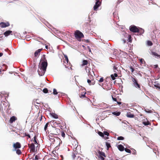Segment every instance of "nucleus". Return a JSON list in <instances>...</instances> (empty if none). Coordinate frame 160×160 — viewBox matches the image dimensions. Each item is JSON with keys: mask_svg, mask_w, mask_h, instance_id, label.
<instances>
[{"mask_svg": "<svg viewBox=\"0 0 160 160\" xmlns=\"http://www.w3.org/2000/svg\"><path fill=\"white\" fill-rule=\"evenodd\" d=\"M100 158L102 160H104V158L102 156H101L100 157Z\"/></svg>", "mask_w": 160, "mask_h": 160, "instance_id": "obj_51", "label": "nucleus"}, {"mask_svg": "<svg viewBox=\"0 0 160 160\" xmlns=\"http://www.w3.org/2000/svg\"><path fill=\"white\" fill-rule=\"evenodd\" d=\"M129 30L130 31L133 32H138L139 31L138 28L134 25H131L130 27Z\"/></svg>", "mask_w": 160, "mask_h": 160, "instance_id": "obj_8", "label": "nucleus"}, {"mask_svg": "<svg viewBox=\"0 0 160 160\" xmlns=\"http://www.w3.org/2000/svg\"><path fill=\"white\" fill-rule=\"evenodd\" d=\"M124 150H125V151L127 152H128L129 153H131V151L130 149H129L128 148H125Z\"/></svg>", "mask_w": 160, "mask_h": 160, "instance_id": "obj_36", "label": "nucleus"}, {"mask_svg": "<svg viewBox=\"0 0 160 160\" xmlns=\"http://www.w3.org/2000/svg\"><path fill=\"white\" fill-rule=\"evenodd\" d=\"M147 45L149 46H151L153 44L152 42L150 41H147Z\"/></svg>", "mask_w": 160, "mask_h": 160, "instance_id": "obj_31", "label": "nucleus"}, {"mask_svg": "<svg viewBox=\"0 0 160 160\" xmlns=\"http://www.w3.org/2000/svg\"><path fill=\"white\" fill-rule=\"evenodd\" d=\"M42 49H39L36 51V52L34 53V56L35 57H37L39 54H40V52L42 50Z\"/></svg>", "mask_w": 160, "mask_h": 160, "instance_id": "obj_16", "label": "nucleus"}, {"mask_svg": "<svg viewBox=\"0 0 160 160\" xmlns=\"http://www.w3.org/2000/svg\"><path fill=\"white\" fill-rule=\"evenodd\" d=\"M120 112H112V114L116 116H119L120 114Z\"/></svg>", "mask_w": 160, "mask_h": 160, "instance_id": "obj_27", "label": "nucleus"}, {"mask_svg": "<svg viewBox=\"0 0 160 160\" xmlns=\"http://www.w3.org/2000/svg\"><path fill=\"white\" fill-rule=\"evenodd\" d=\"M123 0H118V3H119L121 2H122Z\"/></svg>", "mask_w": 160, "mask_h": 160, "instance_id": "obj_50", "label": "nucleus"}, {"mask_svg": "<svg viewBox=\"0 0 160 160\" xmlns=\"http://www.w3.org/2000/svg\"><path fill=\"white\" fill-rule=\"evenodd\" d=\"M13 147L14 149V150H16L17 149L20 148L21 147V145L20 143L17 142L13 143Z\"/></svg>", "mask_w": 160, "mask_h": 160, "instance_id": "obj_10", "label": "nucleus"}, {"mask_svg": "<svg viewBox=\"0 0 160 160\" xmlns=\"http://www.w3.org/2000/svg\"><path fill=\"white\" fill-rule=\"evenodd\" d=\"M55 123H56V124H57L59 126V125H61V123H59L57 122H55Z\"/></svg>", "mask_w": 160, "mask_h": 160, "instance_id": "obj_49", "label": "nucleus"}, {"mask_svg": "<svg viewBox=\"0 0 160 160\" xmlns=\"http://www.w3.org/2000/svg\"><path fill=\"white\" fill-rule=\"evenodd\" d=\"M151 53L152 55L158 57L159 58H160V55L158 54L156 52H151Z\"/></svg>", "mask_w": 160, "mask_h": 160, "instance_id": "obj_25", "label": "nucleus"}, {"mask_svg": "<svg viewBox=\"0 0 160 160\" xmlns=\"http://www.w3.org/2000/svg\"><path fill=\"white\" fill-rule=\"evenodd\" d=\"M85 69L88 73V75L90 77V76L93 77V75H94V73L92 70H91V69L88 67H86Z\"/></svg>", "mask_w": 160, "mask_h": 160, "instance_id": "obj_6", "label": "nucleus"}, {"mask_svg": "<svg viewBox=\"0 0 160 160\" xmlns=\"http://www.w3.org/2000/svg\"><path fill=\"white\" fill-rule=\"evenodd\" d=\"M140 61L141 64H142L143 66L145 65V62L143 59L141 58L140 59Z\"/></svg>", "mask_w": 160, "mask_h": 160, "instance_id": "obj_26", "label": "nucleus"}, {"mask_svg": "<svg viewBox=\"0 0 160 160\" xmlns=\"http://www.w3.org/2000/svg\"><path fill=\"white\" fill-rule=\"evenodd\" d=\"M130 68L131 71V72H133L134 70V68L132 66L130 67Z\"/></svg>", "mask_w": 160, "mask_h": 160, "instance_id": "obj_43", "label": "nucleus"}, {"mask_svg": "<svg viewBox=\"0 0 160 160\" xmlns=\"http://www.w3.org/2000/svg\"><path fill=\"white\" fill-rule=\"evenodd\" d=\"M112 100L117 102V103L118 105H120L121 104L122 102L119 101L120 100H121V99H119V97H117L116 98H114L113 96H112Z\"/></svg>", "mask_w": 160, "mask_h": 160, "instance_id": "obj_12", "label": "nucleus"}, {"mask_svg": "<svg viewBox=\"0 0 160 160\" xmlns=\"http://www.w3.org/2000/svg\"><path fill=\"white\" fill-rule=\"evenodd\" d=\"M17 119V118L15 117L14 116H12L10 118L9 122L10 123H12L13 122H14Z\"/></svg>", "mask_w": 160, "mask_h": 160, "instance_id": "obj_17", "label": "nucleus"}, {"mask_svg": "<svg viewBox=\"0 0 160 160\" xmlns=\"http://www.w3.org/2000/svg\"><path fill=\"white\" fill-rule=\"evenodd\" d=\"M39 159V157L37 155L35 156V160H38Z\"/></svg>", "mask_w": 160, "mask_h": 160, "instance_id": "obj_45", "label": "nucleus"}, {"mask_svg": "<svg viewBox=\"0 0 160 160\" xmlns=\"http://www.w3.org/2000/svg\"><path fill=\"white\" fill-rule=\"evenodd\" d=\"M87 82L90 85H94L95 82L94 81V77L90 76L89 78H87Z\"/></svg>", "mask_w": 160, "mask_h": 160, "instance_id": "obj_7", "label": "nucleus"}, {"mask_svg": "<svg viewBox=\"0 0 160 160\" xmlns=\"http://www.w3.org/2000/svg\"><path fill=\"white\" fill-rule=\"evenodd\" d=\"M26 136H28L29 138H31L29 134L26 135Z\"/></svg>", "mask_w": 160, "mask_h": 160, "instance_id": "obj_53", "label": "nucleus"}, {"mask_svg": "<svg viewBox=\"0 0 160 160\" xmlns=\"http://www.w3.org/2000/svg\"><path fill=\"white\" fill-rule=\"evenodd\" d=\"M41 60L42 61L41 64V67L40 68V70H38V72L40 76H42L44 75L48 65V63L45 55H43V58H42Z\"/></svg>", "mask_w": 160, "mask_h": 160, "instance_id": "obj_1", "label": "nucleus"}, {"mask_svg": "<svg viewBox=\"0 0 160 160\" xmlns=\"http://www.w3.org/2000/svg\"><path fill=\"white\" fill-rule=\"evenodd\" d=\"M128 118H133L134 117V115L130 112H128L126 114Z\"/></svg>", "mask_w": 160, "mask_h": 160, "instance_id": "obj_18", "label": "nucleus"}, {"mask_svg": "<svg viewBox=\"0 0 160 160\" xmlns=\"http://www.w3.org/2000/svg\"><path fill=\"white\" fill-rule=\"evenodd\" d=\"M12 31L10 30H8L5 32L3 34L5 35V37H7L10 34L12 35L11 33H12Z\"/></svg>", "mask_w": 160, "mask_h": 160, "instance_id": "obj_14", "label": "nucleus"}, {"mask_svg": "<svg viewBox=\"0 0 160 160\" xmlns=\"http://www.w3.org/2000/svg\"><path fill=\"white\" fill-rule=\"evenodd\" d=\"M75 154H74V155H73V158H74V157H75Z\"/></svg>", "mask_w": 160, "mask_h": 160, "instance_id": "obj_64", "label": "nucleus"}, {"mask_svg": "<svg viewBox=\"0 0 160 160\" xmlns=\"http://www.w3.org/2000/svg\"><path fill=\"white\" fill-rule=\"evenodd\" d=\"M63 55H64V57L65 58V60L67 62V63H68L69 62V61H68V59L67 56L65 54H63Z\"/></svg>", "mask_w": 160, "mask_h": 160, "instance_id": "obj_32", "label": "nucleus"}, {"mask_svg": "<svg viewBox=\"0 0 160 160\" xmlns=\"http://www.w3.org/2000/svg\"><path fill=\"white\" fill-rule=\"evenodd\" d=\"M105 139H108V137H105Z\"/></svg>", "mask_w": 160, "mask_h": 160, "instance_id": "obj_58", "label": "nucleus"}, {"mask_svg": "<svg viewBox=\"0 0 160 160\" xmlns=\"http://www.w3.org/2000/svg\"><path fill=\"white\" fill-rule=\"evenodd\" d=\"M64 126L63 125V126H62V125H61V124L60 125H59V127H60V128H61V129H62V128H64Z\"/></svg>", "mask_w": 160, "mask_h": 160, "instance_id": "obj_48", "label": "nucleus"}, {"mask_svg": "<svg viewBox=\"0 0 160 160\" xmlns=\"http://www.w3.org/2000/svg\"><path fill=\"white\" fill-rule=\"evenodd\" d=\"M86 92H83V93L82 94H79V97L81 98H84L86 97L85 94H86Z\"/></svg>", "mask_w": 160, "mask_h": 160, "instance_id": "obj_23", "label": "nucleus"}, {"mask_svg": "<svg viewBox=\"0 0 160 160\" xmlns=\"http://www.w3.org/2000/svg\"><path fill=\"white\" fill-rule=\"evenodd\" d=\"M111 77L113 80H114L115 79V78L114 77L113 74L111 75Z\"/></svg>", "mask_w": 160, "mask_h": 160, "instance_id": "obj_44", "label": "nucleus"}, {"mask_svg": "<svg viewBox=\"0 0 160 160\" xmlns=\"http://www.w3.org/2000/svg\"><path fill=\"white\" fill-rule=\"evenodd\" d=\"M75 154H74V155H73V158H74V157H75Z\"/></svg>", "mask_w": 160, "mask_h": 160, "instance_id": "obj_61", "label": "nucleus"}, {"mask_svg": "<svg viewBox=\"0 0 160 160\" xmlns=\"http://www.w3.org/2000/svg\"><path fill=\"white\" fill-rule=\"evenodd\" d=\"M7 103L4 101H1L0 105V109L1 111L2 112L4 110H5L7 109Z\"/></svg>", "mask_w": 160, "mask_h": 160, "instance_id": "obj_5", "label": "nucleus"}, {"mask_svg": "<svg viewBox=\"0 0 160 160\" xmlns=\"http://www.w3.org/2000/svg\"><path fill=\"white\" fill-rule=\"evenodd\" d=\"M74 34L75 37L79 41H81V38L84 37L83 34L78 30L75 31Z\"/></svg>", "mask_w": 160, "mask_h": 160, "instance_id": "obj_2", "label": "nucleus"}, {"mask_svg": "<svg viewBox=\"0 0 160 160\" xmlns=\"http://www.w3.org/2000/svg\"><path fill=\"white\" fill-rule=\"evenodd\" d=\"M0 26L2 28H4L9 26L10 24L8 22L5 23L2 22L0 23Z\"/></svg>", "mask_w": 160, "mask_h": 160, "instance_id": "obj_11", "label": "nucleus"}, {"mask_svg": "<svg viewBox=\"0 0 160 160\" xmlns=\"http://www.w3.org/2000/svg\"><path fill=\"white\" fill-rule=\"evenodd\" d=\"M98 134L101 137H103L104 136L103 133L99 131L98 132Z\"/></svg>", "mask_w": 160, "mask_h": 160, "instance_id": "obj_33", "label": "nucleus"}, {"mask_svg": "<svg viewBox=\"0 0 160 160\" xmlns=\"http://www.w3.org/2000/svg\"><path fill=\"white\" fill-rule=\"evenodd\" d=\"M138 31H138V32L140 35L142 34L144 32V29L141 28H138Z\"/></svg>", "mask_w": 160, "mask_h": 160, "instance_id": "obj_22", "label": "nucleus"}, {"mask_svg": "<svg viewBox=\"0 0 160 160\" xmlns=\"http://www.w3.org/2000/svg\"><path fill=\"white\" fill-rule=\"evenodd\" d=\"M29 148L33 152H34L35 150V146L34 144L33 143L31 144H28Z\"/></svg>", "mask_w": 160, "mask_h": 160, "instance_id": "obj_13", "label": "nucleus"}, {"mask_svg": "<svg viewBox=\"0 0 160 160\" xmlns=\"http://www.w3.org/2000/svg\"><path fill=\"white\" fill-rule=\"evenodd\" d=\"M123 41H124V43H125V42H126L125 40H123Z\"/></svg>", "mask_w": 160, "mask_h": 160, "instance_id": "obj_60", "label": "nucleus"}, {"mask_svg": "<svg viewBox=\"0 0 160 160\" xmlns=\"http://www.w3.org/2000/svg\"><path fill=\"white\" fill-rule=\"evenodd\" d=\"M61 135L62 137H63V138L65 137V134L64 132H61Z\"/></svg>", "mask_w": 160, "mask_h": 160, "instance_id": "obj_39", "label": "nucleus"}, {"mask_svg": "<svg viewBox=\"0 0 160 160\" xmlns=\"http://www.w3.org/2000/svg\"><path fill=\"white\" fill-rule=\"evenodd\" d=\"M104 79L103 77L101 78L99 80H98V81L99 82H103Z\"/></svg>", "mask_w": 160, "mask_h": 160, "instance_id": "obj_42", "label": "nucleus"}, {"mask_svg": "<svg viewBox=\"0 0 160 160\" xmlns=\"http://www.w3.org/2000/svg\"><path fill=\"white\" fill-rule=\"evenodd\" d=\"M33 138H34V140H33V141L35 142V144H38L36 140V136H34Z\"/></svg>", "mask_w": 160, "mask_h": 160, "instance_id": "obj_40", "label": "nucleus"}, {"mask_svg": "<svg viewBox=\"0 0 160 160\" xmlns=\"http://www.w3.org/2000/svg\"><path fill=\"white\" fill-rule=\"evenodd\" d=\"M106 145L107 147V150H108L109 148L111 147L110 143L107 142H106Z\"/></svg>", "mask_w": 160, "mask_h": 160, "instance_id": "obj_28", "label": "nucleus"}, {"mask_svg": "<svg viewBox=\"0 0 160 160\" xmlns=\"http://www.w3.org/2000/svg\"><path fill=\"white\" fill-rule=\"evenodd\" d=\"M124 139V137L122 136H120L117 138L118 140H123Z\"/></svg>", "mask_w": 160, "mask_h": 160, "instance_id": "obj_37", "label": "nucleus"}, {"mask_svg": "<svg viewBox=\"0 0 160 160\" xmlns=\"http://www.w3.org/2000/svg\"><path fill=\"white\" fill-rule=\"evenodd\" d=\"M142 123L145 126H147L148 125H151V123H150L149 121H148L147 120L146 121L145 120H143L142 122Z\"/></svg>", "mask_w": 160, "mask_h": 160, "instance_id": "obj_19", "label": "nucleus"}, {"mask_svg": "<svg viewBox=\"0 0 160 160\" xmlns=\"http://www.w3.org/2000/svg\"><path fill=\"white\" fill-rule=\"evenodd\" d=\"M88 62L87 60H83L82 62V64L81 65L82 66H83L85 65H87L88 64Z\"/></svg>", "mask_w": 160, "mask_h": 160, "instance_id": "obj_21", "label": "nucleus"}, {"mask_svg": "<svg viewBox=\"0 0 160 160\" xmlns=\"http://www.w3.org/2000/svg\"><path fill=\"white\" fill-rule=\"evenodd\" d=\"M132 81L133 82V86L139 90H141V86L138 82L137 79L134 78H132Z\"/></svg>", "mask_w": 160, "mask_h": 160, "instance_id": "obj_4", "label": "nucleus"}, {"mask_svg": "<svg viewBox=\"0 0 160 160\" xmlns=\"http://www.w3.org/2000/svg\"><path fill=\"white\" fill-rule=\"evenodd\" d=\"M75 154H74V155H73V158H74V157H75Z\"/></svg>", "mask_w": 160, "mask_h": 160, "instance_id": "obj_63", "label": "nucleus"}, {"mask_svg": "<svg viewBox=\"0 0 160 160\" xmlns=\"http://www.w3.org/2000/svg\"><path fill=\"white\" fill-rule=\"evenodd\" d=\"M100 155L104 156V157H106L105 154L104 152H100Z\"/></svg>", "mask_w": 160, "mask_h": 160, "instance_id": "obj_41", "label": "nucleus"}, {"mask_svg": "<svg viewBox=\"0 0 160 160\" xmlns=\"http://www.w3.org/2000/svg\"><path fill=\"white\" fill-rule=\"evenodd\" d=\"M3 54L2 53L0 52V57L2 56L3 55Z\"/></svg>", "mask_w": 160, "mask_h": 160, "instance_id": "obj_54", "label": "nucleus"}, {"mask_svg": "<svg viewBox=\"0 0 160 160\" xmlns=\"http://www.w3.org/2000/svg\"><path fill=\"white\" fill-rule=\"evenodd\" d=\"M88 48L89 49V51L90 52H91V50H90V48L89 47V46H88Z\"/></svg>", "mask_w": 160, "mask_h": 160, "instance_id": "obj_57", "label": "nucleus"}, {"mask_svg": "<svg viewBox=\"0 0 160 160\" xmlns=\"http://www.w3.org/2000/svg\"><path fill=\"white\" fill-rule=\"evenodd\" d=\"M131 37L130 36H129V41H130V39H131Z\"/></svg>", "mask_w": 160, "mask_h": 160, "instance_id": "obj_55", "label": "nucleus"}, {"mask_svg": "<svg viewBox=\"0 0 160 160\" xmlns=\"http://www.w3.org/2000/svg\"><path fill=\"white\" fill-rule=\"evenodd\" d=\"M15 151H16V152L17 154L18 155H20L21 154L22 152L19 149H16V150H15Z\"/></svg>", "mask_w": 160, "mask_h": 160, "instance_id": "obj_29", "label": "nucleus"}, {"mask_svg": "<svg viewBox=\"0 0 160 160\" xmlns=\"http://www.w3.org/2000/svg\"><path fill=\"white\" fill-rule=\"evenodd\" d=\"M60 157L61 158V159L60 160H63L64 159L63 156L62 155H61Z\"/></svg>", "mask_w": 160, "mask_h": 160, "instance_id": "obj_46", "label": "nucleus"}, {"mask_svg": "<svg viewBox=\"0 0 160 160\" xmlns=\"http://www.w3.org/2000/svg\"><path fill=\"white\" fill-rule=\"evenodd\" d=\"M101 2L100 0H96L95 5L93 7V10L94 11H97V8L101 5Z\"/></svg>", "mask_w": 160, "mask_h": 160, "instance_id": "obj_9", "label": "nucleus"}, {"mask_svg": "<svg viewBox=\"0 0 160 160\" xmlns=\"http://www.w3.org/2000/svg\"><path fill=\"white\" fill-rule=\"evenodd\" d=\"M118 148L119 150L121 151H123L125 149L124 146L121 144L118 145Z\"/></svg>", "mask_w": 160, "mask_h": 160, "instance_id": "obj_15", "label": "nucleus"}, {"mask_svg": "<svg viewBox=\"0 0 160 160\" xmlns=\"http://www.w3.org/2000/svg\"><path fill=\"white\" fill-rule=\"evenodd\" d=\"M75 154H74V155H73V158H74V157H75Z\"/></svg>", "mask_w": 160, "mask_h": 160, "instance_id": "obj_62", "label": "nucleus"}, {"mask_svg": "<svg viewBox=\"0 0 160 160\" xmlns=\"http://www.w3.org/2000/svg\"><path fill=\"white\" fill-rule=\"evenodd\" d=\"M53 93L54 95H57L58 94V92H57V90L56 89H53Z\"/></svg>", "mask_w": 160, "mask_h": 160, "instance_id": "obj_34", "label": "nucleus"}, {"mask_svg": "<svg viewBox=\"0 0 160 160\" xmlns=\"http://www.w3.org/2000/svg\"><path fill=\"white\" fill-rule=\"evenodd\" d=\"M114 77H118V74L117 73H115L113 75Z\"/></svg>", "mask_w": 160, "mask_h": 160, "instance_id": "obj_47", "label": "nucleus"}, {"mask_svg": "<svg viewBox=\"0 0 160 160\" xmlns=\"http://www.w3.org/2000/svg\"><path fill=\"white\" fill-rule=\"evenodd\" d=\"M43 92L44 93H47L48 92V90L47 88H44L43 89Z\"/></svg>", "mask_w": 160, "mask_h": 160, "instance_id": "obj_35", "label": "nucleus"}, {"mask_svg": "<svg viewBox=\"0 0 160 160\" xmlns=\"http://www.w3.org/2000/svg\"><path fill=\"white\" fill-rule=\"evenodd\" d=\"M49 124V122H48L45 125V126L44 128V130L45 131V132H48V130H47V131H46V130L47 129L48 125Z\"/></svg>", "mask_w": 160, "mask_h": 160, "instance_id": "obj_30", "label": "nucleus"}, {"mask_svg": "<svg viewBox=\"0 0 160 160\" xmlns=\"http://www.w3.org/2000/svg\"><path fill=\"white\" fill-rule=\"evenodd\" d=\"M119 66L118 65H115L113 66V69L114 70V72L116 73L119 72V71L118 70V68Z\"/></svg>", "mask_w": 160, "mask_h": 160, "instance_id": "obj_20", "label": "nucleus"}, {"mask_svg": "<svg viewBox=\"0 0 160 160\" xmlns=\"http://www.w3.org/2000/svg\"><path fill=\"white\" fill-rule=\"evenodd\" d=\"M157 88H158V89L160 90V86H158L157 87Z\"/></svg>", "mask_w": 160, "mask_h": 160, "instance_id": "obj_56", "label": "nucleus"}, {"mask_svg": "<svg viewBox=\"0 0 160 160\" xmlns=\"http://www.w3.org/2000/svg\"><path fill=\"white\" fill-rule=\"evenodd\" d=\"M158 65H154V68H157L158 67Z\"/></svg>", "mask_w": 160, "mask_h": 160, "instance_id": "obj_52", "label": "nucleus"}, {"mask_svg": "<svg viewBox=\"0 0 160 160\" xmlns=\"http://www.w3.org/2000/svg\"><path fill=\"white\" fill-rule=\"evenodd\" d=\"M51 116L55 119L58 118V116L55 113H52L51 114Z\"/></svg>", "mask_w": 160, "mask_h": 160, "instance_id": "obj_24", "label": "nucleus"}, {"mask_svg": "<svg viewBox=\"0 0 160 160\" xmlns=\"http://www.w3.org/2000/svg\"><path fill=\"white\" fill-rule=\"evenodd\" d=\"M104 135H107V136H109V132H108L107 131H104L103 132Z\"/></svg>", "mask_w": 160, "mask_h": 160, "instance_id": "obj_38", "label": "nucleus"}, {"mask_svg": "<svg viewBox=\"0 0 160 160\" xmlns=\"http://www.w3.org/2000/svg\"><path fill=\"white\" fill-rule=\"evenodd\" d=\"M60 132V129L56 128H54L52 131H50L49 135L52 136L54 135H58L59 134Z\"/></svg>", "mask_w": 160, "mask_h": 160, "instance_id": "obj_3", "label": "nucleus"}, {"mask_svg": "<svg viewBox=\"0 0 160 160\" xmlns=\"http://www.w3.org/2000/svg\"><path fill=\"white\" fill-rule=\"evenodd\" d=\"M45 48H46L47 49L48 48V46H46Z\"/></svg>", "mask_w": 160, "mask_h": 160, "instance_id": "obj_59", "label": "nucleus"}]
</instances>
